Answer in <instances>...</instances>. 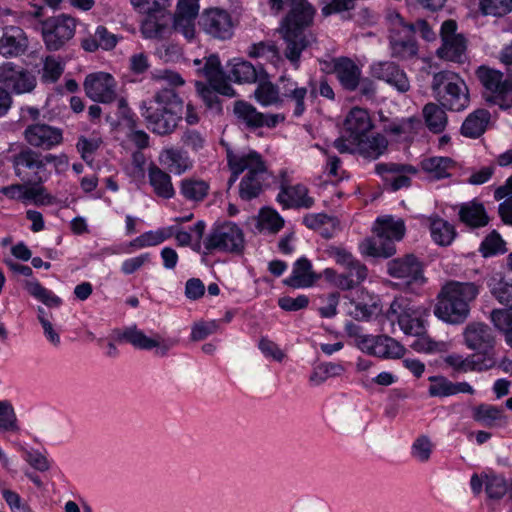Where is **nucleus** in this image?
<instances>
[{
  "label": "nucleus",
  "instance_id": "nucleus-4",
  "mask_svg": "<svg viewBox=\"0 0 512 512\" xmlns=\"http://www.w3.org/2000/svg\"><path fill=\"white\" fill-rule=\"evenodd\" d=\"M479 286L472 282L450 281L438 294L434 315L445 323L459 325L470 314L471 303L479 295Z\"/></svg>",
  "mask_w": 512,
  "mask_h": 512
},
{
  "label": "nucleus",
  "instance_id": "nucleus-15",
  "mask_svg": "<svg viewBox=\"0 0 512 512\" xmlns=\"http://www.w3.org/2000/svg\"><path fill=\"white\" fill-rule=\"evenodd\" d=\"M199 26L208 36L225 41L233 37L235 22L227 10L215 7L202 12Z\"/></svg>",
  "mask_w": 512,
  "mask_h": 512
},
{
  "label": "nucleus",
  "instance_id": "nucleus-47",
  "mask_svg": "<svg viewBox=\"0 0 512 512\" xmlns=\"http://www.w3.org/2000/svg\"><path fill=\"white\" fill-rule=\"evenodd\" d=\"M453 167V161L449 157H430L421 161V168L433 178L442 179L450 175L449 170Z\"/></svg>",
  "mask_w": 512,
  "mask_h": 512
},
{
  "label": "nucleus",
  "instance_id": "nucleus-60",
  "mask_svg": "<svg viewBox=\"0 0 512 512\" xmlns=\"http://www.w3.org/2000/svg\"><path fill=\"white\" fill-rule=\"evenodd\" d=\"M102 144V139L98 136L85 137L80 136L76 144L78 152L81 154L83 160L91 162L94 153L99 149Z\"/></svg>",
  "mask_w": 512,
  "mask_h": 512
},
{
  "label": "nucleus",
  "instance_id": "nucleus-40",
  "mask_svg": "<svg viewBox=\"0 0 512 512\" xmlns=\"http://www.w3.org/2000/svg\"><path fill=\"white\" fill-rule=\"evenodd\" d=\"M431 238L439 246H449L456 237L455 227L447 220L438 216L429 218Z\"/></svg>",
  "mask_w": 512,
  "mask_h": 512
},
{
  "label": "nucleus",
  "instance_id": "nucleus-52",
  "mask_svg": "<svg viewBox=\"0 0 512 512\" xmlns=\"http://www.w3.org/2000/svg\"><path fill=\"white\" fill-rule=\"evenodd\" d=\"M491 320L497 329L504 332L505 341L512 348V307L493 310Z\"/></svg>",
  "mask_w": 512,
  "mask_h": 512
},
{
  "label": "nucleus",
  "instance_id": "nucleus-5",
  "mask_svg": "<svg viewBox=\"0 0 512 512\" xmlns=\"http://www.w3.org/2000/svg\"><path fill=\"white\" fill-rule=\"evenodd\" d=\"M386 320L390 321L392 327L398 323L399 328L406 335H413L417 338L411 344L417 352L433 353L440 350V344L433 341L425 330L423 320L415 316V311L409 307L404 298H395L386 312Z\"/></svg>",
  "mask_w": 512,
  "mask_h": 512
},
{
  "label": "nucleus",
  "instance_id": "nucleus-37",
  "mask_svg": "<svg viewBox=\"0 0 512 512\" xmlns=\"http://www.w3.org/2000/svg\"><path fill=\"white\" fill-rule=\"evenodd\" d=\"M228 67L230 68L229 77L240 84L255 83L263 72L261 67L257 68L249 61L241 58L231 60Z\"/></svg>",
  "mask_w": 512,
  "mask_h": 512
},
{
  "label": "nucleus",
  "instance_id": "nucleus-56",
  "mask_svg": "<svg viewBox=\"0 0 512 512\" xmlns=\"http://www.w3.org/2000/svg\"><path fill=\"white\" fill-rule=\"evenodd\" d=\"M505 251V242L496 231L487 235L480 245V252L484 257L502 254Z\"/></svg>",
  "mask_w": 512,
  "mask_h": 512
},
{
  "label": "nucleus",
  "instance_id": "nucleus-42",
  "mask_svg": "<svg viewBox=\"0 0 512 512\" xmlns=\"http://www.w3.org/2000/svg\"><path fill=\"white\" fill-rule=\"evenodd\" d=\"M406 234L405 221L402 218L386 215V258L396 254L394 242H400Z\"/></svg>",
  "mask_w": 512,
  "mask_h": 512
},
{
  "label": "nucleus",
  "instance_id": "nucleus-34",
  "mask_svg": "<svg viewBox=\"0 0 512 512\" xmlns=\"http://www.w3.org/2000/svg\"><path fill=\"white\" fill-rule=\"evenodd\" d=\"M148 180L156 196L162 199H171L175 196V188L169 173L155 164L148 168Z\"/></svg>",
  "mask_w": 512,
  "mask_h": 512
},
{
  "label": "nucleus",
  "instance_id": "nucleus-49",
  "mask_svg": "<svg viewBox=\"0 0 512 512\" xmlns=\"http://www.w3.org/2000/svg\"><path fill=\"white\" fill-rule=\"evenodd\" d=\"M496 200L505 199L499 205V213L502 220L512 225V176L506 181V184L498 187L494 192Z\"/></svg>",
  "mask_w": 512,
  "mask_h": 512
},
{
  "label": "nucleus",
  "instance_id": "nucleus-36",
  "mask_svg": "<svg viewBox=\"0 0 512 512\" xmlns=\"http://www.w3.org/2000/svg\"><path fill=\"white\" fill-rule=\"evenodd\" d=\"M372 233V236L360 243L359 249L364 256L380 257L384 254V217L376 219Z\"/></svg>",
  "mask_w": 512,
  "mask_h": 512
},
{
  "label": "nucleus",
  "instance_id": "nucleus-39",
  "mask_svg": "<svg viewBox=\"0 0 512 512\" xmlns=\"http://www.w3.org/2000/svg\"><path fill=\"white\" fill-rule=\"evenodd\" d=\"M379 303L378 296L361 290L358 300H351L354 309L350 311V315L356 320H367L379 311Z\"/></svg>",
  "mask_w": 512,
  "mask_h": 512
},
{
  "label": "nucleus",
  "instance_id": "nucleus-8",
  "mask_svg": "<svg viewBox=\"0 0 512 512\" xmlns=\"http://www.w3.org/2000/svg\"><path fill=\"white\" fill-rule=\"evenodd\" d=\"M201 71L208 83L197 82L196 88L202 100L209 108L219 106L217 94L227 97L235 96V90L227 81L218 55H209Z\"/></svg>",
  "mask_w": 512,
  "mask_h": 512
},
{
  "label": "nucleus",
  "instance_id": "nucleus-62",
  "mask_svg": "<svg viewBox=\"0 0 512 512\" xmlns=\"http://www.w3.org/2000/svg\"><path fill=\"white\" fill-rule=\"evenodd\" d=\"M131 5L139 13L148 15L153 13H162L168 10L169 0H130Z\"/></svg>",
  "mask_w": 512,
  "mask_h": 512
},
{
  "label": "nucleus",
  "instance_id": "nucleus-25",
  "mask_svg": "<svg viewBox=\"0 0 512 512\" xmlns=\"http://www.w3.org/2000/svg\"><path fill=\"white\" fill-rule=\"evenodd\" d=\"M277 201L283 208H310L314 204L313 198L308 195L306 186L302 184L289 185L285 180L281 181Z\"/></svg>",
  "mask_w": 512,
  "mask_h": 512
},
{
  "label": "nucleus",
  "instance_id": "nucleus-16",
  "mask_svg": "<svg viewBox=\"0 0 512 512\" xmlns=\"http://www.w3.org/2000/svg\"><path fill=\"white\" fill-rule=\"evenodd\" d=\"M464 340L466 346L476 351L475 355L481 358H491L496 364L495 358V337L491 328L479 322L470 323L464 330Z\"/></svg>",
  "mask_w": 512,
  "mask_h": 512
},
{
  "label": "nucleus",
  "instance_id": "nucleus-26",
  "mask_svg": "<svg viewBox=\"0 0 512 512\" xmlns=\"http://www.w3.org/2000/svg\"><path fill=\"white\" fill-rule=\"evenodd\" d=\"M279 82L284 103L286 101L293 103V114L296 117H300L306 110L307 86L300 85L297 81L284 76L279 79Z\"/></svg>",
  "mask_w": 512,
  "mask_h": 512
},
{
  "label": "nucleus",
  "instance_id": "nucleus-23",
  "mask_svg": "<svg viewBox=\"0 0 512 512\" xmlns=\"http://www.w3.org/2000/svg\"><path fill=\"white\" fill-rule=\"evenodd\" d=\"M28 38L26 33L18 26L10 25L3 27V35L0 38V55L18 57L28 49Z\"/></svg>",
  "mask_w": 512,
  "mask_h": 512
},
{
  "label": "nucleus",
  "instance_id": "nucleus-10",
  "mask_svg": "<svg viewBox=\"0 0 512 512\" xmlns=\"http://www.w3.org/2000/svg\"><path fill=\"white\" fill-rule=\"evenodd\" d=\"M386 28L389 30L390 49L393 57L409 59L417 54L418 47L413 36V27L407 26L396 12L386 16Z\"/></svg>",
  "mask_w": 512,
  "mask_h": 512
},
{
  "label": "nucleus",
  "instance_id": "nucleus-57",
  "mask_svg": "<svg viewBox=\"0 0 512 512\" xmlns=\"http://www.w3.org/2000/svg\"><path fill=\"white\" fill-rule=\"evenodd\" d=\"M64 71L61 62L54 56H47L43 62L41 80L44 83L56 82Z\"/></svg>",
  "mask_w": 512,
  "mask_h": 512
},
{
  "label": "nucleus",
  "instance_id": "nucleus-41",
  "mask_svg": "<svg viewBox=\"0 0 512 512\" xmlns=\"http://www.w3.org/2000/svg\"><path fill=\"white\" fill-rule=\"evenodd\" d=\"M254 97L264 107H282L284 105L280 85H275L270 81L260 82L254 91Z\"/></svg>",
  "mask_w": 512,
  "mask_h": 512
},
{
  "label": "nucleus",
  "instance_id": "nucleus-21",
  "mask_svg": "<svg viewBox=\"0 0 512 512\" xmlns=\"http://www.w3.org/2000/svg\"><path fill=\"white\" fill-rule=\"evenodd\" d=\"M233 110L238 121L249 129L274 128L278 123L285 120V116L282 114L261 113L252 104L245 101L235 102Z\"/></svg>",
  "mask_w": 512,
  "mask_h": 512
},
{
  "label": "nucleus",
  "instance_id": "nucleus-38",
  "mask_svg": "<svg viewBox=\"0 0 512 512\" xmlns=\"http://www.w3.org/2000/svg\"><path fill=\"white\" fill-rule=\"evenodd\" d=\"M490 117V112L486 109L475 110L462 123L461 134L472 139L479 138L486 131Z\"/></svg>",
  "mask_w": 512,
  "mask_h": 512
},
{
  "label": "nucleus",
  "instance_id": "nucleus-61",
  "mask_svg": "<svg viewBox=\"0 0 512 512\" xmlns=\"http://www.w3.org/2000/svg\"><path fill=\"white\" fill-rule=\"evenodd\" d=\"M479 5L485 15L502 16L512 10V0H479Z\"/></svg>",
  "mask_w": 512,
  "mask_h": 512
},
{
  "label": "nucleus",
  "instance_id": "nucleus-24",
  "mask_svg": "<svg viewBox=\"0 0 512 512\" xmlns=\"http://www.w3.org/2000/svg\"><path fill=\"white\" fill-rule=\"evenodd\" d=\"M332 62L333 73L342 88L348 92L356 91L362 75L360 67L348 57L335 58Z\"/></svg>",
  "mask_w": 512,
  "mask_h": 512
},
{
  "label": "nucleus",
  "instance_id": "nucleus-43",
  "mask_svg": "<svg viewBox=\"0 0 512 512\" xmlns=\"http://www.w3.org/2000/svg\"><path fill=\"white\" fill-rule=\"evenodd\" d=\"M422 113L425 124L431 132L438 134L445 130L448 118L442 106L432 102L427 103Z\"/></svg>",
  "mask_w": 512,
  "mask_h": 512
},
{
  "label": "nucleus",
  "instance_id": "nucleus-11",
  "mask_svg": "<svg viewBox=\"0 0 512 512\" xmlns=\"http://www.w3.org/2000/svg\"><path fill=\"white\" fill-rule=\"evenodd\" d=\"M204 246L209 252L216 250L240 254L244 249L243 231L233 222L216 224L205 239Z\"/></svg>",
  "mask_w": 512,
  "mask_h": 512
},
{
  "label": "nucleus",
  "instance_id": "nucleus-50",
  "mask_svg": "<svg viewBox=\"0 0 512 512\" xmlns=\"http://www.w3.org/2000/svg\"><path fill=\"white\" fill-rule=\"evenodd\" d=\"M182 145L194 154L204 155L208 148V140L205 134L196 129H186L180 139Z\"/></svg>",
  "mask_w": 512,
  "mask_h": 512
},
{
  "label": "nucleus",
  "instance_id": "nucleus-6",
  "mask_svg": "<svg viewBox=\"0 0 512 512\" xmlns=\"http://www.w3.org/2000/svg\"><path fill=\"white\" fill-rule=\"evenodd\" d=\"M329 256L340 265L344 272L337 273L327 268L324 274L337 288L347 291L359 286L368 276L367 267L356 259L349 251L340 247H331Z\"/></svg>",
  "mask_w": 512,
  "mask_h": 512
},
{
  "label": "nucleus",
  "instance_id": "nucleus-17",
  "mask_svg": "<svg viewBox=\"0 0 512 512\" xmlns=\"http://www.w3.org/2000/svg\"><path fill=\"white\" fill-rule=\"evenodd\" d=\"M117 339L130 343L137 349L151 350L155 348V354L165 356L172 349L177 341L175 339H164L156 334L154 337H148L143 331L136 326L127 327L121 331H117Z\"/></svg>",
  "mask_w": 512,
  "mask_h": 512
},
{
  "label": "nucleus",
  "instance_id": "nucleus-51",
  "mask_svg": "<svg viewBox=\"0 0 512 512\" xmlns=\"http://www.w3.org/2000/svg\"><path fill=\"white\" fill-rule=\"evenodd\" d=\"M356 151L365 158L375 160L384 152V138L380 134L372 138L362 137L359 144L355 145Z\"/></svg>",
  "mask_w": 512,
  "mask_h": 512
},
{
  "label": "nucleus",
  "instance_id": "nucleus-14",
  "mask_svg": "<svg viewBox=\"0 0 512 512\" xmlns=\"http://www.w3.org/2000/svg\"><path fill=\"white\" fill-rule=\"evenodd\" d=\"M76 26V19L67 14L47 18L42 23V37L46 48L49 51L61 49L74 37Z\"/></svg>",
  "mask_w": 512,
  "mask_h": 512
},
{
  "label": "nucleus",
  "instance_id": "nucleus-13",
  "mask_svg": "<svg viewBox=\"0 0 512 512\" xmlns=\"http://www.w3.org/2000/svg\"><path fill=\"white\" fill-rule=\"evenodd\" d=\"M477 76L486 90V101L498 105L503 110L512 108V82L505 79L503 73L480 67Z\"/></svg>",
  "mask_w": 512,
  "mask_h": 512
},
{
  "label": "nucleus",
  "instance_id": "nucleus-31",
  "mask_svg": "<svg viewBox=\"0 0 512 512\" xmlns=\"http://www.w3.org/2000/svg\"><path fill=\"white\" fill-rule=\"evenodd\" d=\"M158 161L175 175H181L193 167L186 152L174 147L164 148L159 154Z\"/></svg>",
  "mask_w": 512,
  "mask_h": 512
},
{
  "label": "nucleus",
  "instance_id": "nucleus-54",
  "mask_svg": "<svg viewBox=\"0 0 512 512\" xmlns=\"http://www.w3.org/2000/svg\"><path fill=\"white\" fill-rule=\"evenodd\" d=\"M358 348L378 358H384V337L382 335H364L357 341Z\"/></svg>",
  "mask_w": 512,
  "mask_h": 512
},
{
  "label": "nucleus",
  "instance_id": "nucleus-12",
  "mask_svg": "<svg viewBox=\"0 0 512 512\" xmlns=\"http://www.w3.org/2000/svg\"><path fill=\"white\" fill-rule=\"evenodd\" d=\"M388 274L399 280L398 283L389 282V285L401 289H412V286H421L425 283L422 262L413 254L395 258L387 264ZM388 282L386 281V285Z\"/></svg>",
  "mask_w": 512,
  "mask_h": 512
},
{
  "label": "nucleus",
  "instance_id": "nucleus-45",
  "mask_svg": "<svg viewBox=\"0 0 512 512\" xmlns=\"http://www.w3.org/2000/svg\"><path fill=\"white\" fill-rule=\"evenodd\" d=\"M43 7L34 6L33 10L22 11L15 10L10 7H2L0 5V24L6 26L13 25L14 23H23L24 21H30L32 18H38L42 16Z\"/></svg>",
  "mask_w": 512,
  "mask_h": 512
},
{
  "label": "nucleus",
  "instance_id": "nucleus-55",
  "mask_svg": "<svg viewBox=\"0 0 512 512\" xmlns=\"http://www.w3.org/2000/svg\"><path fill=\"white\" fill-rule=\"evenodd\" d=\"M488 285L500 303H512V283L506 282L501 275H495L490 279Z\"/></svg>",
  "mask_w": 512,
  "mask_h": 512
},
{
  "label": "nucleus",
  "instance_id": "nucleus-28",
  "mask_svg": "<svg viewBox=\"0 0 512 512\" xmlns=\"http://www.w3.org/2000/svg\"><path fill=\"white\" fill-rule=\"evenodd\" d=\"M171 15L168 10L146 15L140 32L145 39H162L170 31Z\"/></svg>",
  "mask_w": 512,
  "mask_h": 512
},
{
  "label": "nucleus",
  "instance_id": "nucleus-48",
  "mask_svg": "<svg viewBox=\"0 0 512 512\" xmlns=\"http://www.w3.org/2000/svg\"><path fill=\"white\" fill-rule=\"evenodd\" d=\"M466 39L464 36L453 37L443 41L439 54L449 61L462 62L465 58Z\"/></svg>",
  "mask_w": 512,
  "mask_h": 512
},
{
  "label": "nucleus",
  "instance_id": "nucleus-30",
  "mask_svg": "<svg viewBox=\"0 0 512 512\" xmlns=\"http://www.w3.org/2000/svg\"><path fill=\"white\" fill-rule=\"evenodd\" d=\"M120 37L110 32L105 26H98L93 34L82 39L81 46L87 52H95L98 49L110 51L114 49Z\"/></svg>",
  "mask_w": 512,
  "mask_h": 512
},
{
  "label": "nucleus",
  "instance_id": "nucleus-22",
  "mask_svg": "<svg viewBox=\"0 0 512 512\" xmlns=\"http://www.w3.org/2000/svg\"><path fill=\"white\" fill-rule=\"evenodd\" d=\"M0 82L11 88L16 94L30 93L37 84L36 77L31 72L12 62L0 65Z\"/></svg>",
  "mask_w": 512,
  "mask_h": 512
},
{
  "label": "nucleus",
  "instance_id": "nucleus-46",
  "mask_svg": "<svg viewBox=\"0 0 512 512\" xmlns=\"http://www.w3.org/2000/svg\"><path fill=\"white\" fill-rule=\"evenodd\" d=\"M24 288L32 297L42 302L47 307H59L62 304L60 297L42 286L37 280L26 281Z\"/></svg>",
  "mask_w": 512,
  "mask_h": 512
},
{
  "label": "nucleus",
  "instance_id": "nucleus-63",
  "mask_svg": "<svg viewBox=\"0 0 512 512\" xmlns=\"http://www.w3.org/2000/svg\"><path fill=\"white\" fill-rule=\"evenodd\" d=\"M247 54L251 58H265L270 61L279 58V52L276 46L265 42L252 44L249 47Z\"/></svg>",
  "mask_w": 512,
  "mask_h": 512
},
{
  "label": "nucleus",
  "instance_id": "nucleus-2",
  "mask_svg": "<svg viewBox=\"0 0 512 512\" xmlns=\"http://www.w3.org/2000/svg\"><path fill=\"white\" fill-rule=\"evenodd\" d=\"M289 12L283 19L281 33L286 42L285 56L295 66L302 51L313 41L311 35L305 33L313 21L315 9L307 0H287Z\"/></svg>",
  "mask_w": 512,
  "mask_h": 512
},
{
  "label": "nucleus",
  "instance_id": "nucleus-7",
  "mask_svg": "<svg viewBox=\"0 0 512 512\" xmlns=\"http://www.w3.org/2000/svg\"><path fill=\"white\" fill-rule=\"evenodd\" d=\"M431 88L434 97L444 108L462 111L469 104L468 88L454 72L444 70L434 74Z\"/></svg>",
  "mask_w": 512,
  "mask_h": 512
},
{
  "label": "nucleus",
  "instance_id": "nucleus-27",
  "mask_svg": "<svg viewBox=\"0 0 512 512\" xmlns=\"http://www.w3.org/2000/svg\"><path fill=\"white\" fill-rule=\"evenodd\" d=\"M444 361L448 366L459 373L486 371L494 367V362L491 358H481L480 355L475 354L463 356L453 353L446 356Z\"/></svg>",
  "mask_w": 512,
  "mask_h": 512
},
{
  "label": "nucleus",
  "instance_id": "nucleus-1",
  "mask_svg": "<svg viewBox=\"0 0 512 512\" xmlns=\"http://www.w3.org/2000/svg\"><path fill=\"white\" fill-rule=\"evenodd\" d=\"M228 166L232 172L229 179L231 186L238 175L245 172L239 184V196L242 200L249 201L260 195L265 182L270 178V172L262 155L256 151L227 153Z\"/></svg>",
  "mask_w": 512,
  "mask_h": 512
},
{
  "label": "nucleus",
  "instance_id": "nucleus-59",
  "mask_svg": "<svg viewBox=\"0 0 512 512\" xmlns=\"http://www.w3.org/2000/svg\"><path fill=\"white\" fill-rule=\"evenodd\" d=\"M508 486L504 477L499 475H485V491L489 498L500 499L507 492Z\"/></svg>",
  "mask_w": 512,
  "mask_h": 512
},
{
  "label": "nucleus",
  "instance_id": "nucleus-33",
  "mask_svg": "<svg viewBox=\"0 0 512 512\" xmlns=\"http://www.w3.org/2000/svg\"><path fill=\"white\" fill-rule=\"evenodd\" d=\"M417 173L412 165L388 163L386 164V189L395 192L402 188L409 187L411 179L409 175Z\"/></svg>",
  "mask_w": 512,
  "mask_h": 512
},
{
  "label": "nucleus",
  "instance_id": "nucleus-18",
  "mask_svg": "<svg viewBox=\"0 0 512 512\" xmlns=\"http://www.w3.org/2000/svg\"><path fill=\"white\" fill-rule=\"evenodd\" d=\"M58 159L53 154L44 155L31 147H25L13 156L12 163L16 176L22 177L24 170L27 169L34 173L38 182H43L46 177H43L42 174L45 173L46 166Z\"/></svg>",
  "mask_w": 512,
  "mask_h": 512
},
{
  "label": "nucleus",
  "instance_id": "nucleus-20",
  "mask_svg": "<svg viewBox=\"0 0 512 512\" xmlns=\"http://www.w3.org/2000/svg\"><path fill=\"white\" fill-rule=\"evenodd\" d=\"M25 141L34 148L50 150L63 141V131L45 123H31L23 132Z\"/></svg>",
  "mask_w": 512,
  "mask_h": 512
},
{
  "label": "nucleus",
  "instance_id": "nucleus-64",
  "mask_svg": "<svg viewBox=\"0 0 512 512\" xmlns=\"http://www.w3.org/2000/svg\"><path fill=\"white\" fill-rule=\"evenodd\" d=\"M413 122L411 119L402 120L399 123H391L386 128V135L397 141H408L412 135Z\"/></svg>",
  "mask_w": 512,
  "mask_h": 512
},
{
  "label": "nucleus",
  "instance_id": "nucleus-9",
  "mask_svg": "<svg viewBox=\"0 0 512 512\" xmlns=\"http://www.w3.org/2000/svg\"><path fill=\"white\" fill-rule=\"evenodd\" d=\"M373 128L371 117L367 110L359 107L352 108L346 115L340 136L334 141L339 152L354 153L355 145Z\"/></svg>",
  "mask_w": 512,
  "mask_h": 512
},
{
  "label": "nucleus",
  "instance_id": "nucleus-3",
  "mask_svg": "<svg viewBox=\"0 0 512 512\" xmlns=\"http://www.w3.org/2000/svg\"><path fill=\"white\" fill-rule=\"evenodd\" d=\"M183 100L173 88H162L141 105V115L153 133L164 136L174 132L182 118Z\"/></svg>",
  "mask_w": 512,
  "mask_h": 512
},
{
  "label": "nucleus",
  "instance_id": "nucleus-53",
  "mask_svg": "<svg viewBox=\"0 0 512 512\" xmlns=\"http://www.w3.org/2000/svg\"><path fill=\"white\" fill-rule=\"evenodd\" d=\"M284 225L283 218L273 209H262L258 219V228L260 231H267L268 233L275 234Z\"/></svg>",
  "mask_w": 512,
  "mask_h": 512
},
{
  "label": "nucleus",
  "instance_id": "nucleus-29",
  "mask_svg": "<svg viewBox=\"0 0 512 512\" xmlns=\"http://www.w3.org/2000/svg\"><path fill=\"white\" fill-rule=\"evenodd\" d=\"M319 276L313 271L311 262L301 257L293 264L291 275L284 280L285 285L292 288L311 287Z\"/></svg>",
  "mask_w": 512,
  "mask_h": 512
},
{
  "label": "nucleus",
  "instance_id": "nucleus-44",
  "mask_svg": "<svg viewBox=\"0 0 512 512\" xmlns=\"http://www.w3.org/2000/svg\"><path fill=\"white\" fill-rule=\"evenodd\" d=\"M460 220L471 227L487 225L488 216L482 204L470 202L463 204L459 210Z\"/></svg>",
  "mask_w": 512,
  "mask_h": 512
},
{
  "label": "nucleus",
  "instance_id": "nucleus-32",
  "mask_svg": "<svg viewBox=\"0 0 512 512\" xmlns=\"http://www.w3.org/2000/svg\"><path fill=\"white\" fill-rule=\"evenodd\" d=\"M473 419L486 428H499L507 423V416L502 407L480 404L472 410Z\"/></svg>",
  "mask_w": 512,
  "mask_h": 512
},
{
  "label": "nucleus",
  "instance_id": "nucleus-35",
  "mask_svg": "<svg viewBox=\"0 0 512 512\" xmlns=\"http://www.w3.org/2000/svg\"><path fill=\"white\" fill-rule=\"evenodd\" d=\"M209 190V182L196 176L185 177L179 184L181 196L189 202H202L208 196Z\"/></svg>",
  "mask_w": 512,
  "mask_h": 512
},
{
  "label": "nucleus",
  "instance_id": "nucleus-19",
  "mask_svg": "<svg viewBox=\"0 0 512 512\" xmlns=\"http://www.w3.org/2000/svg\"><path fill=\"white\" fill-rule=\"evenodd\" d=\"M83 86L87 97L95 102L112 103L117 98L116 81L108 73L97 72L87 75Z\"/></svg>",
  "mask_w": 512,
  "mask_h": 512
},
{
  "label": "nucleus",
  "instance_id": "nucleus-58",
  "mask_svg": "<svg viewBox=\"0 0 512 512\" xmlns=\"http://www.w3.org/2000/svg\"><path fill=\"white\" fill-rule=\"evenodd\" d=\"M386 83L393 86L399 92H406L410 87L405 72L394 64H389L386 67Z\"/></svg>",
  "mask_w": 512,
  "mask_h": 512
}]
</instances>
